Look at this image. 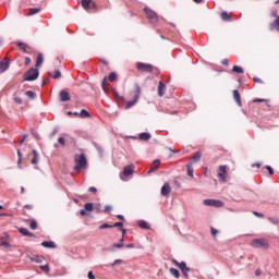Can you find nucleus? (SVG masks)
Masks as SVG:
<instances>
[{"label": "nucleus", "mask_w": 279, "mask_h": 279, "mask_svg": "<svg viewBox=\"0 0 279 279\" xmlns=\"http://www.w3.org/2000/svg\"><path fill=\"white\" fill-rule=\"evenodd\" d=\"M132 100L128 101L125 104V109L130 110L133 106H136L138 104V99L141 97V85L135 84L133 90L130 93Z\"/></svg>", "instance_id": "f257e3e1"}, {"label": "nucleus", "mask_w": 279, "mask_h": 279, "mask_svg": "<svg viewBox=\"0 0 279 279\" xmlns=\"http://www.w3.org/2000/svg\"><path fill=\"white\" fill-rule=\"evenodd\" d=\"M251 247H254L255 250H269V240L265 238L260 239H253L250 242Z\"/></svg>", "instance_id": "f03ea898"}, {"label": "nucleus", "mask_w": 279, "mask_h": 279, "mask_svg": "<svg viewBox=\"0 0 279 279\" xmlns=\"http://www.w3.org/2000/svg\"><path fill=\"white\" fill-rule=\"evenodd\" d=\"M74 171H82V169H86V165H88V161L86 160V155H75L74 156Z\"/></svg>", "instance_id": "7ed1b4c3"}, {"label": "nucleus", "mask_w": 279, "mask_h": 279, "mask_svg": "<svg viewBox=\"0 0 279 279\" xmlns=\"http://www.w3.org/2000/svg\"><path fill=\"white\" fill-rule=\"evenodd\" d=\"M135 69H137L140 73H154V71H156L154 65L144 62H137Z\"/></svg>", "instance_id": "20e7f679"}, {"label": "nucleus", "mask_w": 279, "mask_h": 279, "mask_svg": "<svg viewBox=\"0 0 279 279\" xmlns=\"http://www.w3.org/2000/svg\"><path fill=\"white\" fill-rule=\"evenodd\" d=\"M38 70L31 68L25 74H24V82H34L38 80Z\"/></svg>", "instance_id": "39448f33"}, {"label": "nucleus", "mask_w": 279, "mask_h": 279, "mask_svg": "<svg viewBox=\"0 0 279 279\" xmlns=\"http://www.w3.org/2000/svg\"><path fill=\"white\" fill-rule=\"evenodd\" d=\"M172 265H174L175 267H179V269H181L183 276L185 278H189V271H191V268H189L186 266V264L184 262H178V259H171Z\"/></svg>", "instance_id": "423d86ee"}, {"label": "nucleus", "mask_w": 279, "mask_h": 279, "mask_svg": "<svg viewBox=\"0 0 279 279\" xmlns=\"http://www.w3.org/2000/svg\"><path fill=\"white\" fill-rule=\"evenodd\" d=\"M144 12H145L149 23H158V14L154 10H151L149 8H145Z\"/></svg>", "instance_id": "0eeeda50"}, {"label": "nucleus", "mask_w": 279, "mask_h": 279, "mask_svg": "<svg viewBox=\"0 0 279 279\" xmlns=\"http://www.w3.org/2000/svg\"><path fill=\"white\" fill-rule=\"evenodd\" d=\"M226 175H228V166H219L218 178L220 182H226Z\"/></svg>", "instance_id": "6e6552de"}, {"label": "nucleus", "mask_w": 279, "mask_h": 279, "mask_svg": "<svg viewBox=\"0 0 279 279\" xmlns=\"http://www.w3.org/2000/svg\"><path fill=\"white\" fill-rule=\"evenodd\" d=\"M157 93L159 97H165V94L167 93V85L162 83V81L159 82Z\"/></svg>", "instance_id": "1a4fd4ad"}, {"label": "nucleus", "mask_w": 279, "mask_h": 279, "mask_svg": "<svg viewBox=\"0 0 279 279\" xmlns=\"http://www.w3.org/2000/svg\"><path fill=\"white\" fill-rule=\"evenodd\" d=\"M8 69H10V60L8 58H4L0 62V71H1V73H5V71H8Z\"/></svg>", "instance_id": "9d476101"}, {"label": "nucleus", "mask_w": 279, "mask_h": 279, "mask_svg": "<svg viewBox=\"0 0 279 279\" xmlns=\"http://www.w3.org/2000/svg\"><path fill=\"white\" fill-rule=\"evenodd\" d=\"M59 100L60 101H71V94L66 90H61L59 93Z\"/></svg>", "instance_id": "9b49d317"}, {"label": "nucleus", "mask_w": 279, "mask_h": 279, "mask_svg": "<svg viewBox=\"0 0 279 279\" xmlns=\"http://www.w3.org/2000/svg\"><path fill=\"white\" fill-rule=\"evenodd\" d=\"M233 94V99L234 101L238 104V106L241 108V106H243V102L241 101V94L239 93L238 89L232 92Z\"/></svg>", "instance_id": "f8f14e48"}, {"label": "nucleus", "mask_w": 279, "mask_h": 279, "mask_svg": "<svg viewBox=\"0 0 279 279\" xmlns=\"http://www.w3.org/2000/svg\"><path fill=\"white\" fill-rule=\"evenodd\" d=\"M169 193H171V185H169V183H165L161 187V195H163V197H167Z\"/></svg>", "instance_id": "ddd939ff"}, {"label": "nucleus", "mask_w": 279, "mask_h": 279, "mask_svg": "<svg viewBox=\"0 0 279 279\" xmlns=\"http://www.w3.org/2000/svg\"><path fill=\"white\" fill-rule=\"evenodd\" d=\"M122 173H123V175H124L125 178H128L129 175H132V173H134V166L131 165V166L124 167V170H123Z\"/></svg>", "instance_id": "4468645a"}, {"label": "nucleus", "mask_w": 279, "mask_h": 279, "mask_svg": "<svg viewBox=\"0 0 279 279\" xmlns=\"http://www.w3.org/2000/svg\"><path fill=\"white\" fill-rule=\"evenodd\" d=\"M160 167V160L156 159L153 161V166L150 168V170L148 171V173H154V171H158V168Z\"/></svg>", "instance_id": "2eb2a0df"}, {"label": "nucleus", "mask_w": 279, "mask_h": 279, "mask_svg": "<svg viewBox=\"0 0 279 279\" xmlns=\"http://www.w3.org/2000/svg\"><path fill=\"white\" fill-rule=\"evenodd\" d=\"M199 160H202V151L198 150L194 154L193 157H191L190 162H192V165H193V162H199Z\"/></svg>", "instance_id": "dca6fc26"}, {"label": "nucleus", "mask_w": 279, "mask_h": 279, "mask_svg": "<svg viewBox=\"0 0 279 279\" xmlns=\"http://www.w3.org/2000/svg\"><path fill=\"white\" fill-rule=\"evenodd\" d=\"M43 247H49L50 250H56V242L53 241H45L41 243Z\"/></svg>", "instance_id": "f3484780"}, {"label": "nucleus", "mask_w": 279, "mask_h": 279, "mask_svg": "<svg viewBox=\"0 0 279 279\" xmlns=\"http://www.w3.org/2000/svg\"><path fill=\"white\" fill-rule=\"evenodd\" d=\"M17 47L23 50L24 53H28L29 52V46L27 44L17 41Z\"/></svg>", "instance_id": "a211bd4d"}, {"label": "nucleus", "mask_w": 279, "mask_h": 279, "mask_svg": "<svg viewBox=\"0 0 279 279\" xmlns=\"http://www.w3.org/2000/svg\"><path fill=\"white\" fill-rule=\"evenodd\" d=\"M220 17H221L223 21L228 22V23H230V21H232V15H231L230 13L226 12V11H223V12L220 14Z\"/></svg>", "instance_id": "6ab92c4d"}, {"label": "nucleus", "mask_w": 279, "mask_h": 279, "mask_svg": "<svg viewBox=\"0 0 279 279\" xmlns=\"http://www.w3.org/2000/svg\"><path fill=\"white\" fill-rule=\"evenodd\" d=\"M90 3H93V0H81V5L85 10H90Z\"/></svg>", "instance_id": "aec40b11"}, {"label": "nucleus", "mask_w": 279, "mask_h": 279, "mask_svg": "<svg viewBox=\"0 0 279 279\" xmlns=\"http://www.w3.org/2000/svg\"><path fill=\"white\" fill-rule=\"evenodd\" d=\"M20 234H23V236H34V233L25 228L19 229Z\"/></svg>", "instance_id": "412c9836"}, {"label": "nucleus", "mask_w": 279, "mask_h": 279, "mask_svg": "<svg viewBox=\"0 0 279 279\" xmlns=\"http://www.w3.org/2000/svg\"><path fill=\"white\" fill-rule=\"evenodd\" d=\"M138 138H140V141H149L151 138V134H149V133H140Z\"/></svg>", "instance_id": "4be33fe9"}, {"label": "nucleus", "mask_w": 279, "mask_h": 279, "mask_svg": "<svg viewBox=\"0 0 279 279\" xmlns=\"http://www.w3.org/2000/svg\"><path fill=\"white\" fill-rule=\"evenodd\" d=\"M49 76L52 77L53 80H60V77H62V73L60 72V70H56L54 74L50 72Z\"/></svg>", "instance_id": "5701e85b"}, {"label": "nucleus", "mask_w": 279, "mask_h": 279, "mask_svg": "<svg viewBox=\"0 0 279 279\" xmlns=\"http://www.w3.org/2000/svg\"><path fill=\"white\" fill-rule=\"evenodd\" d=\"M186 168H187V175L190 178H193V161H190L187 165H186Z\"/></svg>", "instance_id": "b1692460"}, {"label": "nucleus", "mask_w": 279, "mask_h": 279, "mask_svg": "<svg viewBox=\"0 0 279 279\" xmlns=\"http://www.w3.org/2000/svg\"><path fill=\"white\" fill-rule=\"evenodd\" d=\"M138 226H140V228H142L143 230H149V225H148L147 221H145V220H140V221H138Z\"/></svg>", "instance_id": "393cba45"}, {"label": "nucleus", "mask_w": 279, "mask_h": 279, "mask_svg": "<svg viewBox=\"0 0 279 279\" xmlns=\"http://www.w3.org/2000/svg\"><path fill=\"white\" fill-rule=\"evenodd\" d=\"M34 158L32 159V165H38V151L36 149H33Z\"/></svg>", "instance_id": "a878e982"}, {"label": "nucleus", "mask_w": 279, "mask_h": 279, "mask_svg": "<svg viewBox=\"0 0 279 279\" xmlns=\"http://www.w3.org/2000/svg\"><path fill=\"white\" fill-rule=\"evenodd\" d=\"M45 58L43 57V53H38L37 59H36V66H40L43 64Z\"/></svg>", "instance_id": "bb28decb"}, {"label": "nucleus", "mask_w": 279, "mask_h": 279, "mask_svg": "<svg viewBox=\"0 0 279 279\" xmlns=\"http://www.w3.org/2000/svg\"><path fill=\"white\" fill-rule=\"evenodd\" d=\"M108 82H117V73L116 72H111L108 77H107Z\"/></svg>", "instance_id": "cd10ccee"}, {"label": "nucleus", "mask_w": 279, "mask_h": 279, "mask_svg": "<svg viewBox=\"0 0 279 279\" xmlns=\"http://www.w3.org/2000/svg\"><path fill=\"white\" fill-rule=\"evenodd\" d=\"M170 274L171 276H173L174 278H180V270L175 269V268H170Z\"/></svg>", "instance_id": "c85d7f7f"}, {"label": "nucleus", "mask_w": 279, "mask_h": 279, "mask_svg": "<svg viewBox=\"0 0 279 279\" xmlns=\"http://www.w3.org/2000/svg\"><path fill=\"white\" fill-rule=\"evenodd\" d=\"M101 86H102V90H108V86H110L109 84H108V77H104V80H102V83H101Z\"/></svg>", "instance_id": "c756f323"}, {"label": "nucleus", "mask_w": 279, "mask_h": 279, "mask_svg": "<svg viewBox=\"0 0 279 279\" xmlns=\"http://www.w3.org/2000/svg\"><path fill=\"white\" fill-rule=\"evenodd\" d=\"M211 206H214V208H221L223 207V202L214 199V203Z\"/></svg>", "instance_id": "7c9ffc66"}, {"label": "nucleus", "mask_w": 279, "mask_h": 279, "mask_svg": "<svg viewBox=\"0 0 279 279\" xmlns=\"http://www.w3.org/2000/svg\"><path fill=\"white\" fill-rule=\"evenodd\" d=\"M233 73H245V71L243 70V68L239 66V65H234L232 68Z\"/></svg>", "instance_id": "2f4dec72"}, {"label": "nucleus", "mask_w": 279, "mask_h": 279, "mask_svg": "<svg viewBox=\"0 0 279 279\" xmlns=\"http://www.w3.org/2000/svg\"><path fill=\"white\" fill-rule=\"evenodd\" d=\"M31 260L33 263H43V257L38 256V255H35V256L31 257Z\"/></svg>", "instance_id": "473e14b6"}, {"label": "nucleus", "mask_w": 279, "mask_h": 279, "mask_svg": "<svg viewBox=\"0 0 279 279\" xmlns=\"http://www.w3.org/2000/svg\"><path fill=\"white\" fill-rule=\"evenodd\" d=\"M81 119H86V117H90V113L86 111V109H82L80 113Z\"/></svg>", "instance_id": "72a5a7b5"}, {"label": "nucleus", "mask_w": 279, "mask_h": 279, "mask_svg": "<svg viewBox=\"0 0 279 279\" xmlns=\"http://www.w3.org/2000/svg\"><path fill=\"white\" fill-rule=\"evenodd\" d=\"M84 208L87 213H93V203H86Z\"/></svg>", "instance_id": "f704fd0d"}, {"label": "nucleus", "mask_w": 279, "mask_h": 279, "mask_svg": "<svg viewBox=\"0 0 279 279\" xmlns=\"http://www.w3.org/2000/svg\"><path fill=\"white\" fill-rule=\"evenodd\" d=\"M40 12V9H29L28 16H34V14H38Z\"/></svg>", "instance_id": "c9c22d12"}, {"label": "nucleus", "mask_w": 279, "mask_h": 279, "mask_svg": "<svg viewBox=\"0 0 279 279\" xmlns=\"http://www.w3.org/2000/svg\"><path fill=\"white\" fill-rule=\"evenodd\" d=\"M25 95H26V97H29V99H35V97H36V94L32 90H27L25 93Z\"/></svg>", "instance_id": "e433bc0d"}, {"label": "nucleus", "mask_w": 279, "mask_h": 279, "mask_svg": "<svg viewBox=\"0 0 279 279\" xmlns=\"http://www.w3.org/2000/svg\"><path fill=\"white\" fill-rule=\"evenodd\" d=\"M29 228L31 230H36V228H38V222H36V220H32L29 223Z\"/></svg>", "instance_id": "4c0bfd02"}, {"label": "nucleus", "mask_w": 279, "mask_h": 279, "mask_svg": "<svg viewBox=\"0 0 279 279\" xmlns=\"http://www.w3.org/2000/svg\"><path fill=\"white\" fill-rule=\"evenodd\" d=\"M269 101L268 99H263V98H255L253 100V104H263V102H266Z\"/></svg>", "instance_id": "58836bf2"}, {"label": "nucleus", "mask_w": 279, "mask_h": 279, "mask_svg": "<svg viewBox=\"0 0 279 279\" xmlns=\"http://www.w3.org/2000/svg\"><path fill=\"white\" fill-rule=\"evenodd\" d=\"M203 204L205 206H213V204H215V199H205L203 201Z\"/></svg>", "instance_id": "ea45409f"}, {"label": "nucleus", "mask_w": 279, "mask_h": 279, "mask_svg": "<svg viewBox=\"0 0 279 279\" xmlns=\"http://www.w3.org/2000/svg\"><path fill=\"white\" fill-rule=\"evenodd\" d=\"M210 234L211 236H214V239L217 236V234H219V231L217 229H215L214 227L210 228Z\"/></svg>", "instance_id": "a19ab883"}, {"label": "nucleus", "mask_w": 279, "mask_h": 279, "mask_svg": "<svg viewBox=\"0 0 279 279\" xmlns=\"http://www.w3.org/2000/svg\"><path fill=\"white\" fill-rule=\"evenodd\" d=\"M58 143L59 145H61V147H64V145H66V141L64 140V137H59Z\"/></svg>", "instance_id": "79ce46f5"}, {"label": "nucleus", "mask_w": 279, "mask_h": 279, "mask_svg": "<svg viewBox=\"0 0 279 279\" xmlns=\"http://www.w3.org/2000/svg\"><path fill=\"white\" fill-rule=\"evenodd\" d=\"M25 141H27V135H22V136L19 138V144H20V145H23V143H25Z\"/></svg>", "instance_id": "37998d69"}, {"label": "nucleus", "mask_w": 279, "mask_h": 279, "mask_svg": "<svg viewBox=\"0 0 279 279\" xmlns=\"http://www.w3.org/2000/svg\"><path fill=\"white\" fill-rule=\"evenodd\" d=\"M123 259H116L112 264L111 267H117V265H122Z\"/></svg>", "instance_id": "c03bdc74"}, {"label": "nucleus", "mask_w": 279, "mask_h": 279, "mask_svg": "<svg viewBox=\"0 0 279 279\" xmlns=\"http://www.w3.org/2000/svg\"><path fill=\"white\" fill-rule=\"evenodd\" d=\"M13 99H14L15 104H19V105L23 104V99H21V97H19V96H14Z\"/></svg>", "instance_id": "a18cd8bd"}, {"label": "nucleus", "mask_w": 279, "mask_h": 279, "mask_svg": "<svg viewBox=\"0 0 279 279\" xmlns=\"http://www.w3.org/2000/svg\"><path fill=\"white\" fill-rule=\"evenodd\" d=\"M253 215L255 217H258L259 219H263V217H265V215H263L262 213H258V211H253Z\"/></svg>", "instance_id": "49530a36"}, {"label": "nucleus", "mask_w": 279, "mask_h": 279, "mask_svg": "<svg viewBox=\"0 0 279 279\" xmlns=\"http://www.w3.org/2000/svg\"><path fill=\"white\" fill-rule=\"evenodd\" d=\"M17 156H19L17 165H21V160H23V154L21 153V150H17Z\"/></svg>", "instance_id": "de8ad7c7"}, {"label": "nucleus", "mask_w": 279, "mask_h": 279, "mask_svg": "<svg viewBox=\"0 0 279 279\" xmlns=\"http://www.w3.org/2000/svg\"><path fill=\"white\" fill-rule=\"evenodd\" d=\"M106 228H112V226L108 225V223H104L99 227V230H106Z\"/></svg>", "instance_id": "09e8293b"}, {"label": "nucleus", "mask_w": 279, "mask_h": 279, "mask_svg": "<svg viewBox=\"0 0 279 279\" xmlns=\"http://www.w3.org/2000/svg\"><path fill=\"white\" fill-rule=\"evenodd\" d=\"M221 64H223V66H229L230 65V61L228 59H223L221 61Z\"/></svg>", "instance_id": "8fccbe9b"}, {"label": "nucleus", "mask_w": 279, "mask_h": 279, "mask_svg": "<svg viewBox=\"0 0 279 279\" xmlns=\"http://www.w3.org/2000/svg\"><path fill=\"white\" fill-rule=\"evenodd\" d=\"M112 228H123V222H116Z\"/></svg>", "instance_id": "3c124183"}, {"label": "nucleus", "mask_w": 279, "mask_h": 279, "mask_svg": "<svg viewBox=\"0 0 279 279\" xmlns=\"http://www.w3.org/2000/svg\"><path fill=\"white\" fill-rule=\"evenodd\" d=\"M266 169L269 172V175L274 173V168H271V166H266Z\"/></svg>", "instance_id": "603ef678"}, {"label": "nucleus", "mask_w": 279, "mask_h": 279, "mask_svg": "<svg viewBox=\"0 0 279 279\" xmlns=\"http://www.w3.org/2000/svg\"><path fill=\"white\" fill-rule=\"evenodd\" d=\"M40 269H43V271H49V265L40 266Z\"/></svg>", "instance_id": "864d4df0"}, {"label": "nucleus", "mask_w": 279, "mask_h": 279, "mask_svg": "<svg viewBox=\"0 0 279 279\" xmlns=\"http://www.w3.org/2000/svg\"><path fill=\"white\" fill-rule=\"evenodd\" d=\"M89 193H97V187L92 186L88 189Z\"/></svg>", "instance_id": "5fc2aeb1"}, {"label": "nucleus", "mask_w": 279, "mask_h": 279, "mask_svg": "<svg viewBox=\"0 0 279 279\" xmlns=\"http://www.w3.org/2000/svg\"><path fill=\"white\" fill-rule=\"evenodd\" d=\"M80 215H82V217H86L88 214L86 213V209H81Z\"/></svg>", "instance_id": "6e6d98bb"}, {"label": "nucleus", "mask_w": 279, "mask_h": 279, "mask_svg": "<svg viewBox=\"0 0 279 279\" xmlns=\"http://www.w3.org/2000/svg\"><path fill=\"white\" fill-rule=\"evenodd\" d=\"M24 208L26 210H33L34 209V206L33 205H25Z\"/></svg>", "instance_id": "4d7b16f0"}, {"label": "nucleus", "mask_w": 279, "mask_h": 279, "mask_svg": "<svg viewBox=\"0 0 279 279\" xmlns=\"http://www.w3.org/2000/svg\"><path fill=\"white\" fill-rule=\"evenodd\" d=\"M87 278H89V279H95V275H93V271H89V272L87 274Z\"/></svg>", "instance_id": "13d9d810"}, {"label": "nucleus", "mask_w": 279, "mask_h": 279, "mask_svg": "<svg viewBox=\"0 0 279 279\" xmlns=\"http://www.w3.org/2000/svg\"><path fill=\"white\" fill-rule=\"evenodd\" d=\"M254 82H256L257 84H263V80L258 78V77H254L253 78Z\"/></svg>", "instance_id": "bf43d9fd"}, {"label": "nucleus", "mask_w": 279, "mask_h": 279, "mask_svg": "<svg viewBox=\"0 0 279 279\" xmlns=\"http://www.w3.org/2000/svg\"><path fill=\"white\" fill-rule=\"evenodd\" d=\"M90 8H92L93 10H97V3H95V2L92 1Z\"/></svg>", "instance_id": "052dcab7"}, {"label": "nucleus", "mask_w": 279, "mask_h": 279, "mask_svg": "<svg viewBox=\"0 0 279 279\" xmlns=\"http://www.w3.org/2000/svg\"><path fill=\"white\" fill-rule=\"evenodd\" d=\"M31 62H32V59L29 58V57H26L25 58V64L27 65V64H31Z\"/></svg>", "instance_id": "680f3d73"}, {"label": "nucleus", "mask_w": 279, "mask_h": 279, "mask_svg": "<svg viewBox=\"0 0 279 279\" xmlns=\"http://www.w3.org/2000/svg\"><path fill=\"white\" fill-rule=\"evenodd\" d=\"M0 245H2L3 247H10V243H8V242H2V243H0Z\"/></svg>", "instance_id": "e2e57ef3"}, {"label": "nucleus", "mask_w": 279, "mask_h": 279, "mask_svg": "<svg viewBox=\"0 0 279 279\" xmlns=\"http://www.w3.org/2000/svg\"><path fill=\"white\" fill-rule=\"evenodd\" d=\"M113 247L121 248V247H123V243H117V244H113Z\"/></svg>", "instance_id": "0e129e2a"}, {"label": "nucleus", "mask_w": 279, "mask_h": 279, "mask_svg": "<svg viewBox=\"0 0 279 279\" xmlns=\"http://www.w3.org/2000/svg\"><path fill=\"white\" fill-rule=\"evenodd\" d=\"M271 16H274L275 19H278V16H279V15H278V12H277V11H272V12H271Z\"/></svg>", "instance_id": "69168bd1"}, {"label": "nucleus", "mask_w": 279, "mask_h": 279, "mask_svg": "<svg viewBox=\"0 0 279 279\" xmlns=\"http://www.w3.org/2000/svg\"><path fill=\"white\" fill-rule=\"evenodd\" d=\"M110 210H112V207H111V206H106V207H105V213H110Z\"/></svg>", "instance_id": "338daca9"}, {"label": "nucleus", "mask_w": 279, "mask_h": 279, "mask_svg": "<svg viewBox=\"0 0 279 279\" xmlns=\"http://www.w3.org/2000/svg\"><path fill=\"white\" fill-rule=\"evenodd\" d=\"M260 274H262V271H260V269H256L255 270V276L258 278V276H260Z\"/></svg>", "instance_id": "774afa93"}]
</instances>
